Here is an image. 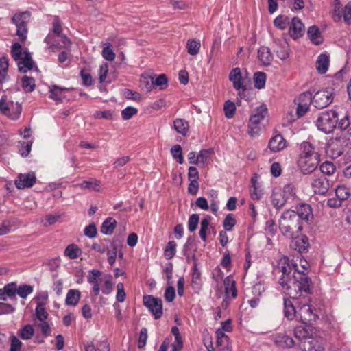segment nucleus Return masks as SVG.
I'll use <instances>...</instances> for the list:
<instances>
[{"label": "nucleus", "instance_id": "nucleus-1", "mask_svg": "<svg viewBox=\"0 0 351 351\" xmlns=\"http://www.w3.org/2000/svg\"><path fill=\"white\" fill-rule=\"evenodd\" d=\"M278 269L282 273L279 284L282 290L293 300H298L302 293H310L311 280L303 271L298 270L297 265L287 256L281 257L278 263Z\"/></svg>", "mask_w": 351, "mask_h": 351}, {"label": "nucleus", "instance_id": "nucleus-2", "mask_svg": "<svg viewBox=\"0 0 351 351\" xmlns=\"http://www.w3.org/2000/svg\"><path fill=\"white\" fill-rule=\"evenodd\" d=\"M279 228L284 236L297 238L302 230V226L296 212L290 210L285 211L279 219Z\"/></svg>", "mask_w": 351, "mask_h": 351}, {"label": "nucleus", "instance_id": "nucleus-3", "mask_svg": "<svg viewBox=\"0 0 351 351\" xmlns=\"http://www.w3.org/2000/svg\"><path fill=\"white\" fill-rule=\"evenodd\" d=\"M11 53L14 60L17 61L19 71L26 73L33 69L34 62L31 53L27 51H22L21 44L14 43L12 46Z\"/></svg>", "mask_w": 351, "mask_h": 351}, {"label": "nucleus", "instance_id": "nucleus-4", "mask_svg": "<svg viewBox=\"0 0 351 351\" xmlns=\"http://www.w3.org/2000/svg\"><path fill=\"white\" fill-rule=\"evenodd\" d=\"M31 13L28 11L15 13L12 17V23L16 27V35L21 43H24L27 36L28 23L30 20Z\"/></svg>", "mask_w": 351, "mask_h": 351}, {"label": "nucleus", "instance_id": "nucleus-5", "mask_svg": "<svg viewBox=\"0 0 351 351\" xmlns=\"http://www.w3.org/2000/svg\"><path fill=\"white\" fill-rule=\"evenodd\" d=\"M337 115L335 110H326L321 113L317 120L318 129L326 134L332 132L337 123Z\"/></svg>", "mask_w": 351, "mask_h": 351}, {"label": "nucleus", "instance_id": "nucleus-6", "mask_svg": "<svg viewBox=\"0 0 351 351\" xmlns=\"http://www.w3.org/2000/svg\"><path fill=\"white\" fill-rule=\"evenodd\" d=\"M303 299L304 302H297L298 313L296 319L304 324H311L316 319L317 316L308 304L309 298H304Z\"/></svg>", "mask_w": 351, "mask_h": 351}, {"label": "nucleus", "instance_id": "nucleus-7", "mask_svg": "<svg viewBox=\"0 0 351 351\" xmlns=\"http://www.w3.org/2000/svg\"><path fill=\"white\" fill-rule=\"evenodd\" d=\"M0 110L9 118L16 119L21 114V106L19 102H14L7 97H2L0 99Z\"/></svg>", "mask_w": 351, "mask_h": 351}, {"label": "nucleus", "instance_id": "nucleus-8", "mask_svg": "<svg viewBox=\"0 0 351 351\" xmlns=\"http://www.w3.org/2000/svg\"><path fill=\"white\" fill-rule=\"evenodd\" d=\"M300 346L304 351H326V341L321 336L311 334Z\"/></svg>", "mask_w": 351, "mask_h": 351}, {"label": "nucleus", "instance_id": "nucleus-9", "mask_svg": "<svg viewBox=\"0 0 351 351\" xmlns=\"http://www.w3.org/2000/svg\"><path fill=\"white\" fill-rule=\"evenodd\" d=\"M333 100V90L327 88L317 91L313 97V104L317 108H324L332 103Z\"/></svg>", "mask_w": 351, "mask_h": 351}, {"label": "nucleus", "instance_id": "nucleus-10", "mask_svg": "<svg viewBox=\"0 0 351 351\" xmlns=\"http://www.w3.org/2000/svg\"><path fill=\"white\" fill-rule=\"evenodd\" d=\"M319 162V156L311 155L310 157L300 156L298 165L303 174H309L314 171Z\"/></svg>", "mask_w": 351, "mask_h": 351}, {"label": "nucleus", "instance_id": "nucleus-11", "mask_svg": "<svg viewBox=\"0 0 351 351\" xmlns=\"http://www.w3.org/2000/svg\"><path fill=\"white\" fill-rule=\"evenodd\" d=\"M143 304L152 313L155 319H157L161 317L162 304L160 299L152 295H145L143 297Z\"/></svg>", "mask_w": 351, "mask_h": 351}, {"label": "nucleus", "instance_id": "nucleus-12", "mask_svg": "<svg viewBox=\"0 0 351 351\" xmlns=\"http://www.w3.org/2000/svg\"><path fill=\"white\" fill-rule=\"evenodd\" d=\"M229 80L232 83L234 88L238 91V95L241 97L246 90V87L243 85V80L239 68H234L230 71Z\"/></svg>", "mask_w": 351, "mask_h": 351}, {"label": "nucleus", "instance_id": "nucleus-13", "mask_svg": "<svg viewBox=\"0 0 351 351\" xmlns=\"http://www.w3.org/2000/svg\"><path fill=\"white\" fill-rule=\"evenodd\" d=\"M311 186L315 193L325 195L328 191L330 184V180L324 176H314Z\"/></svg>", "mask_w": 351, "mask_h": 351}, {"label": "nucleus", "instance_id": "nucleus-14", "mask_svg": "<svg viewBox=\"0 0 351 351\" xmlns=\"http://www.w3.org/2000/svg\"><path fill=\"white\" fill-rule=\"evenodd\" d=\"M36 178L34 172L21 173L15 180V185L19 189L32 187L36 182Z\"/></svg>", "mask_w": 351, "mask_h": 351}, {"label": "nucleus", "instance_id": "nucleus-15", "mask_svg": "<svg viewBox=\"0 0 351 351\" xmlns=\"http://www.w3.org/2000/svg\"><path fill=\"white\" fill-rule=\"evenodd\" d=\"M305 31V27L302 21L295 16L291 19L289 33L293 39L301 37Z\"/></svg>", "mask_w": 351, "mask_h": 351}, {"label": "nucleus", "instance_id": "nucleus-16", "mask_svg": "<svg viewBox=\"0 0 351 351\" xmlns=\"http://www.w3.org/2000/svg\"><path fill=\"white\" fill-rule=\"evenodd\" d=\"M268 147L273 152H280L286 147V141L281 134H277L270 139Z\"/></svg>", "mask_w": 351, "mask_h": 351}, {"label": "nucleus", "instance_id": "nucleus-17", "mask_svg": "<svg viewBox=\"0 0 351 351\" xmlns=\"http://www.w3.org/2000/svg\"><path fill=\"white\" fill-rule=\"evenodd\" d=\"M223 285L226 298H230V297L232 299L235 298L237 295V291L236 282L232 278L231 276H227L223 280Z\"/></svg>", "mask_w": 351, "mask_h": 351}, {"label": "nucleus", "instance_id": "nucleus-18", "mask_svg": "<svg viewBox=\"0 0 351 351\" xmlns=\"http://www.w3.org/2000/svg\"><path fill=\"white\" fill-rule=\"evenodd\" d=\"M299 216V221L304 220L306 222H310L313 218L311 207L308 204H302L298 208L296 213Z\"/></svg>", "mask_w": 351, "mask_h": 351}, {"label": "nucleus", "instance_id": "nucleus-19", "mask_svg": "<svg viewBox=\"0 0 351 351\" xmlns=\"http://www.w3.org/2000/svg\"><path fill=\"white\" fill-rule=\"evenodd\" d=\"M267 114V108L266 106L261 105L258 107L250 117V121L255 125H260L261 121H263Z\"/></svg>", "mask_w": 351, "mask_h": 351}, {"label": "nucleus", "instance_id": "nucleus-20", "mask_svg": "<svg viewBox=\"0 0 351 351\" xmlns=\"http://www.w3.org/2000/svg\"><path fill=\"white\" fill-rule=\"evenodd\" d=\"M311 334H313V330L311 326H299L294 329V336L300 341V344H302L306 339L310 338Z\"/></svg>", "mask_w": 351, "mask_h": 351}, {"label": "nucleus", "instance_id": "nucleus-21", "mask_svg": "<svg viewBox=\"0 0 351 351\" xmlns=\"http://www.w3.org/2000/svg\"><path fill=\"white\" fill-rule=\"evenodd\" d=\"M298 313V308L295 307L293 302L287 298H284V315L289 319L292 320L296 318Z\"/></svg>", "mask_w": 351, "mask_h": 351}, {"label": "nucleus", "instance_id": "nucleus-22", "mask_svg": "<svg viewBox=\"0 0 351 351\" xmlns=\"http://www.w3.org/2000/svg\"><path fill=\"white\" fill-rule=\"evenodd\" d=\"M271 201L276 209L281 208L287 202V199L282 195L280 189H276L273 191Z\"/></svg>", "mask_w": 351, "mask_h": 351}, {"label": "nucleus", "instance_id": "nucleus-23", "mask_svg": "<svg viewBox=\"0 0 351 351\" xmlns=\"http://www.w3.org/2000/svg\"><path fill=\"white\" fill-rule=\"evenodd\" d=\"M330 62L329 56L326 54H320L316 61V69L320 74H324L328 69Z\"/></svg>", "mask_w": 351, "mask_h": 351}, {"label": "nucleus", "instance_id": "nucleus-24", "mask_svg": "<svg viewBox=\"0 0 351 351\" xmlns=\"http://www.w3.org/2000/svg\"><path fill=\"white\" fill-rule=\"evenodd\" d=\"M81 189L92 190L95 192H99L101 190V182L97 179H90L84 180L82 183L77 184Z\"/></svg>", "mask_w": 351, "mask_h": 351}, {"label": "nucleus", "instance_id": "nucleus-25", "mask_svg": "<svg viewBox=\"0 0 351 351\" xmlns=\"http://www.w3.org/2000/svg\"><path fill=\"white\" fill-rule=\"evenodd\" d=\"M258 58L263 65H269L273 60L270 49L267 47H261L258 51Z\"/></svg>", "mask_w": 351, "mask_h": 351}, {"label": "nucleus", "instance_id": "nucleus-26", "mask_svg": "<svg viewBox=\"0 0 351 351\" xmlns=\"http://www.w3.org/2000/svg\"><path fill=\"white\" fill-rule=\"evenodd\" d=\"M276 344L281 348H292L294 346L293 339L285 334H278L275 337Z\"/></svg>", "mask_w": 351, "mask_h": 351}, {"label": "nucleus", "instance_id": "nucleus-27", "mask_svg": "<svg viewBox=\"0 0 351 351\" xmlns=\"http://www.w3.org/2000/svg\"><path fill=\"white\" fill-rule=\"evenodd\" d=\"M57 36L54 34L49 33L45 38V43L47 44V49L51 52H56L61 49V45L57 41Z\"/></svg>", "mask_w": 351, "mask_h": 351}, {"label": "nucleus", "instance_id": "nucleus-28", "mask_svg": "<svg viewBox=\"0 0 351 351\" xmlns=\"http://www.w3.org/2000/svg\"><path fill=\"white\" fill-rule=\"evenodd\" d=\"M69 89L53 85L49 88V97L56 101H61L64 97V93Z\"/></svg>", "mask_w": 351, "mask_h": 351}, {"label": "nucleus", "instance_id": "nucleus-29", "mask_svg": "<svg viewBox=\"0 0 351 351\" xmlns=\"http://www.w3.org/2000/svg\"><path fill=\"white\" fill-rule=\"evenodd\" d=\"M201 47L200 40L198 39H189L186 44V49L191 56H196L199 53Z\"/></svg>", "mask_w": 351, "mask_h": 351}, {"label": "nucleus", "instance_id": "nucleus-30", "mask_svg": "<svg viewBox=\"0 0 351 351\" xmlns=\"http://www.w3.org/2000/svg\"><path fill=\"white\" fill-rule=\"evenodd\" d=\"M307 34L309 39L315 45H319L323 42L322 37L321 36L319 29L316 26H311L307 31Z\"/></svg>", "mask_w": 351, "mask_h": 351}, {"label": "nucleus", "instance_id": "nucleus-31", "mask_svg": "<svg viewBox=\"0 0 351 351\" xmlns=\"http://www.w3.org/2000/svg\"><path fill=\"white\" fill-rule=\"evenodd\" d=\"M81 297V293L79 290L70 289L66 298V304L69 306H76L79 302Z\"/></svg>", "mask_w": 351, "mask_h": 351}, {"label": "nucleus", "instance_id": "nucleus-32", "mask_svg": "<svg viewBox=\"0 0 351 351\" xmlns=\"http://www.w3.org/2000/svg\"><path fill=\"white\" fill-rule=\"evenodd\" d=\"M173 128L179 134L186 136L189 130V123L183 119L178 118L173 121Z\"/></svg>", "mask_w": 351, "mask_h": 351}, {"label": "nucleus", "instance_id": "nucleus-33", "mask_svg": "<svg viewBox=\"0 0 351 351\" xmlns=\"http://www.w3.org/2000/svg\"><path fill=\"white\" fill-rule=\"evenodd\" d=\"M64 254L71 259H76L81 255L82 250L77 245L72 243L66 247Z\"/></svg>", "mask_w": 351, "mask_h": 351}, {"label": "nucleus", "instance_id": "nucleus-34", "mask_svg": "<svg viewBox=\"0 0 351 351\" xmlns=\"http://www.w3.org/2000/svg\"><path fill=\"white\" fill-rule=\"evenodd\" d=\"M141 86L147 92H150L154 88V77L147 74H143L140 79Z\"/></svg>", "mask_w": 351, "mask_h": 351}, {"label": "nucleus", "instance_id": "nucleus-35", "mask_svg": "<svg viewBox=\"0 0 351 351\" xmlns=\"http://www.w3.org/2000/svg\"><path fill=\"white\" fill-rule=\"evenodd\" d=\"M116 220L112 217H109L103 222L101 227V232L104 234H111L116 227Z\"/></svg>", "mask_w": 351, "mask_h": 351}, {"label": "nucleus", "instance_id": "nucleus-36", "mask_svg": "<svg viewBox=\"0 0 351 351\" xmlns=\"http://www.w3.org/2000/svg\"><path fill=\"white\" fill-rule=\"evenodd\" d=\"M21 86L26 93H32L36 87L35 80L32 77L24 75L21 78Z\"/></svg>", "mask_w": 351, "mask_h": 351}, {"label": "nucleus", "instance_id": "nucleus-37", "mask_svg": "<svg viewBox=\"0 0 351 351\" xmlns=\"http://www.w3.org/2000/svg\"><path fill=\"white\" fill-rule=\"evenodd\" d=\"M301 153L300 156H307L310 157L311 155H315V156H319V154L315 151V148L308 142L304 141L301 144L300 146Z\"/></svg>", "mask_w": 351, "mask_h": 351}, {"label": "nucleus", "instance_id": "nucleus-38", "mask_svg": "<svg viewBox=\"0 0 351 351\" xmlns=\"http://www.w3.org/2000/svg\"><path fill=\"white\" fill-rule=\"evenodd\" d=\"M288 49V44L285 41H282L280 43H276L275 51L280 59L285 60L289 56Z\"/></svg>", "mask_w": 351, "mask_h": 351}, {"label": "nucleus", "instance_id": "nucleus-39", "mask_svg": "<svg viewBox=\"0 0 351 351\" xmlns=\"http://www.w3.org/2000/svg\"><path fill=\"white\" fill-rule=\"evenodd\" d=\"M293 242L294 249L298 250L299 252H303L306 251L308 247V238L305 236L301 238L296 239Z\"/></svg>", "mask_w": 351, "mask_h": 351}, {"label": "nucleus", "instance_id": "nucleus-40", "mask_svg": "<svg viewBox=\"0 0 351 351\" xmlns=\"http://www.w3.org/2000/svg\"><path fill=\"white\" fill-rule=\"evenodd\" d=\"M104 47L101 51L102 57L108 61H114L115 59V53L112 49L110 43H106L104 44Z\"/></svg>", "mask_w": 351, "mask_h": 351}, {"label": "nucleus", "instance_id": "nucleus-41", "mask_svg": "<svg viewBox=\"0 0 351 351\" xmlns=\"http://www.w3.org/2000/svg\"><path fill=\"white\" fill-rule=\"evenodd\" d=\"M8 66V58L5 57L0 58V84L5 82L7 79Z\"/></svg>", "mask_w": 351, "mask_h": 351}, {"label": "nucleus", "instance_id": "nucleus-42", "mask_svg": "<svg viewBox=\"0 0 351 351\" xmlns=\"http://www.w3.org/2000/svg\"><path fill=\"white\" fill-rule=\"evenodd\" d=\"M177 244L173 241H170L167 243L165 250L164 256L167 260L171 259L176 254Z\"/></svg>", "mask_w": 351, "mask_h": 351}, {"label": "nucleus", "instance_id": "nucleus-43", "mask_svg": "<svg viewBox=\"0 0 351 351\" xmlns=\"http://www.w3.org/2000/svg\"><path fill=\"white\" fill-rule=\"evenodd\" d=\"M266 81V75L263 72H257L254 75V86L258 89L265 87Z\"/></svg>", "mask_w": 351, "mask_h": 351}, {"label": "nucleus", "instance_id": "nucleus-44", "mask_svg": "<svg viewBox=\"0 0 351 351\" xmlns=\"http://www.w3.org/2000/svg\"><path fill=\"white\" fill-rule=\"evenodd\" d=\"M335 194L337 197L339 198L341 201L346 200L351 195L349 189L344 185H339L337 187Z\"/></svg>", "mask_w": 351, "mask_h": 351}, {"label": "nucleus", "instance_id": "nucleus-45", "mask_svg": "<svg viewBox=\"0 0 351 351\" xmlns=\"http://www.w3.org/2000/svg\"><path fill=\"white\" fill-rule=\"evenodd\" d=\"M320 171L325 175L331 176L336 171L335 165L329 161L324 162L319 167Z\"/></svg>", "mask_w": 351, "mask_h": 351}, {"label": "nucleus", "instance_id": "nucleus-46", "mask_svg": "<svg viewBox=\"0 0 351 351\" xmlns=\"http://www.w3.org/2000/svg\"><path fill=\"white\" fill-rule=\"evenodd\" d=\"M223 111L227 118H232L236 111L235 104L230 100L226 101L223 106Z\"/></svg>", "mask_w": 351, "mask_h": 351}, {"label": "nucleus", "instance_id": "nucleus-47", "mask_svg": "<svg viewBox=\"0 0 351 351\" xmlns=\"http://www.w3.org/2000/svg\"><path fill=\"white\" fill-rule=\"evenodd\" d=\"M34 333V330L33 328V326L32 325L27 324L25 325L24 327H23L20 331V337L23 339H30Z\"/></svg>", "mask_w": 351, "mask_h": 351}, {"label": "nucleus", "instance_id": "nucleus-48", "mask_svg": "<svg viewBox=\"0 0 351 351\" xmlns=\"http://www.w3.org/2000/svg\"><path fill=\"white\" fill-rule=\"evenodd\" d=\"M171 153L174 159L177 160L179 164L184 162V158L182 152V147L180 145H176L171 149Z\"/></svg>", "mask_w": 351, "mask_h": 351}, {"label": "nucleus", "instance_id": "nucleus-49", "mask_svg": "<svg viewBox=\"0 0 351 351\" xmlns=\"http://www.w3.org/2000/svg\"><path fill=\"white\" fill-rule=\"evenodd\" d=\"M341 5L339 0H334L332 3V18L335 22L341 18Z\"/></svg>", "mask_w": 351, "mask_h": 351}, {"label": "nucleus", "instance_id": "nucleus-50", "mask_svg": "<svg viewBox=\"0 0 351 351\" xmlns=\"http://www.w3.org/2000/svg\"><path fill=\"white\" fill-rule=\"evenodd\" d=\"M341 139L339 138H331L330 141L328 143V148H330L332 151H335L336 152L334 154H336L337 156H339L342 154L343 151L341 148H338V144L341 143Z\"/></svg>", "mask_w": 351, "mask_h": 351}, {"label": "nucleus", "instance_id": "nucleus-51", "mask_svg": "<svg viewBox=\"0 0 351 351\" xmlns=\"http://www.w3.org/2000/svg\"><path fill=\"white\" fill-rule=\"evenodd\" d=\"M33 291V287L28 285H23L16 287V293L22 298H26Z\"/></svg>", "mask_w": 351, "mask_h": 351}, {"label": "nucleus", "instance_id": "nucleus-52", "mask_svg": "<svg viewBox=\"0 0 351 351\" xmlns=\"http://www.w3.org/2000/svg\"><path fill=\"white\" fill-rule=\"evenodd\" d=\"M210 221V217H207L202 220L201 221V228L199 230V236L201 239L204 241H206V232L208 228V226Z\"/></svg>", "mask_w": 351, "mask_h": 351}, {"label": "nucleus", "instance_id": "nucleus-53", "mask_svg": "<svg viewBox=\"0 0 351 351\" xmlns=\"http://www.w3.org/2000/svg\"><path fill=\"white\" fill-rule=\"evenodd\" d=\"M274 25L280 29H285L289 24V19L285 16H278L274 21Z\"/></svg>", "mask_w": 351, "mask_h": 351}, {"label": "nucleus", "instance_id": "nucleus-54", "mask_svg": "<svg viewBox=\"0 0 351 351\" xmlns=\"http://www.w3.org/2000/svg\"><path fill=\"white\" fill-rule=\"evenodd\" d=\"M167 83L168 79L165 74H160L157 76L155 80L154 79V87L159 86L161 90L165 88V87L167 86Z\"/></svg>", "mask_w": 351, "mask_h": 351}, {"label": "nucleus", "instance_id": "nucleus-55", "mask_svg": "<svg viewBox=\"0 0 351 351\" xmlns=\"http://www.w3.org/2000/svg\"><path fill=\"white\" fill-rule=\"evenodd\" d=\"M236 220L233 214H228L223 220V226L227 231H230L235 226Z\"/></svg>", "mask_w": 351, "mask_h": 351}, {"label": "nucleus", "instance_id": "nucleus-56", "mask_svg": "<svg viewBox=\"0 0 351 351\" xmlns=\"http://www.w3.org/2000/svg\"><path fill=\"white\" fill-rule=\"evenodd\" d=\"M137 112L138 110L136 108L128 106L121 111V117L123 120H129Z\"/></svg>", "mask_w": 351, "mask_h": 351}, {"label": "nucleus", "instance_id": "nucleus-57", "mask_svg": "<svg viewBox=\"0 0 351 351\" xmlns=\"http://www.w3.org/2000/svg\"><path fill=\"white\" fill-rule=\"evenodd\" d=\"M199 220V217L197 214H193L190 216L188 221V228L191 232H193L196 230Z\"/></svg>", "mask_w": 351, "mask_h": 351}, {"label": "nucleus", "instance_id": "nucleus-58", "mask_svg": "<svg viewBox=\"0 0 351 351\" xmlns=\"http://www.w3.org/2000/svg\"><path fill=\"white\" fill-rule=\"evenodd\" d=\"M298 100V103L310 106V104L313 103L312 95L309 92L303 93L300 95Z\"/></svg>", "mask_w": 351, "mask_h": 351}, {"label": "nucleus", "instance_id": "nucleus-59", "mask_svg": "<svg viewBox=\"0 0 351 351\" xmlns=\"http://www.w3.org/2000/svg\"><path fill=\"white\" fill-rule=\"evenodd\" d=\"M60 215H53V214L47 215L45 217V221H43V226L45 227L52 226L58 221V220L60 219Z\"/></svg>", "mask_w": 351, "mask_h": 351}, {"label": "nucleus", "instance_id": "nucleus-60", "mask_svg": "<svg viewBox=\"0 0 351 351\" xmlns=\"http://www.w3.org/2000/svg\"><path fill=\"white\" fill-rule=\"evenodd\" d=\"M281 193L287 201L289 199H291L294 196V188L291 184H286L283 189H281Z\"/></svg>", "mask_w": 351, "mask_h": 351}, {"label": "nucleus", "instance_id": "nucleus-61", "mask_svg": "<svg viewBox=\"0 0 351 351\" xmlns=\"http://www.w3.org/2000/svg\"><path fill=\"white\" fill-rule=\"evenodd\" d=\"M16 282H11L9 284H7L4 286V292L7 294V296L9 298H12L15 296L16 293Z\"/></svg>", "mask_w": 351, "mask_h": 351}, {"label": "nucleus", "instance_id": "nucleus-62", "mask_svg": "<svg viewBox=\"0 0 351 351\" xmlns=\"http://www.w3.org/2000/svg\"><path fill=\"white\" fill-rule=\"evenodd\" d=\"M147 330L145 328H143L139 334L138 341V347L139 348H143L147 342Z\"/></svg>", "mask_w": 351, "mask_h": 351}, {"label": "nucleus", "instance_id": "nucleus-63", "mask_svg": "<svg viewBox=\"0 0 351 351\" xmlns=\"http://www.w3.org/2000/svg\"><path fill=\"white\" fill-rule=\"evenodd\" d=\"M36 315L38 320L43 322L48 317V313L44 306H36Z\"/></svg>", "mask_w": 351, "mask_h": 351}, {"label": "nucleus", "instance_id": "nucleus-64", "mask_svg": "<svg viewBox=\"0 0 351 351\" xmlns=\"http://www.w3.org/2000/svg\"><path fill=\"white\" fill-rule=\"evenodd\" d=\"M47 299L48 293L47 291L40 292L38 293L37 295L34 298V300L37 303V306H45Z\"/></svg>", "mask_w": 351, "mask_h": 351}]
</instances>
